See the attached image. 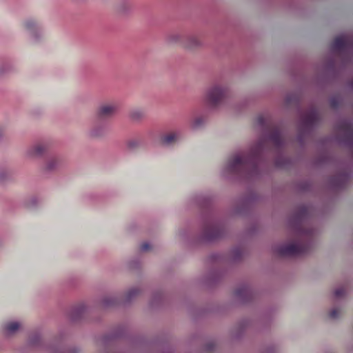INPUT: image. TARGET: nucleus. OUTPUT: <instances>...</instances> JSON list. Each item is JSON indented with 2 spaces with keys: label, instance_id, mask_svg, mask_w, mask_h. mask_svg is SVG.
Here are the masks:
<instances>
[{
  "label": "nucleus",
  "instance_id": "obj_1",
  "mask_svg": "<svg viewBox=\"0 0 353 353\" xmlns=\"http://www.w3.org/2000/svg\"><path fill=\"white\" fill-rule=\"evenodd\" d=\"M221 97V91L219 88H213L212 90H210L207 93V97H205V99H207L208 103L210 105H214L215 103L219 101Z\"/></svg>",
  "mask_w": 353,
  "mask_h": 353
},
{
  "label": "nucleus",
  "instance_id": "obj_2",
  "mask_svg": "<svg viewBox=\"0 0 353 353\" xmlns=\"http://www.w3.org/2000/svg\"><path fill=\"white\" fill-rule=\"evenodd\" d=\"M116 108L114 105H106L100 108V116L103 117H110L115 113Z\"/></svg>",
  "mask_w": 353,
  "mask_h": 353
},
{
  "label": "nucleus",
  "instance_id": "obj_3",
  "mask_svg": "<svg viewBox=\"0 0 353 353\" xmlns=\"http://www.w3.org/2000/svg\"><path fill=\"white\" fill-rule=\"evenodd\" d=\"M199 41L195 37H189L187 41H185V48H192L199 46Z\"/></svg>",
  "mask_w": 353,
  "mask_h": 353
},
{
  "label": "nucleus",
  "instance_id": "obj_4",
  "mask_svg": "<svg viewBox=\"0 0 353 353\" xmlns=\"http://www.w3.org/2000/svg\"><path fill=\"white\" fill-rule=\"evenodd\" d=\"M19 327V325L16 322H13L10 324H8V327H6V331H8V332L10 334H12L17 331Z\"/></svg>",
  "mask_w": 353,
  "mask_h": 353
},
{
  "label": "nucleus",
  "instance_id": "obj_5",
  "mask_svg": "<svg viewBox=\"0 0 353 353\" xmlns=\"http://www.w3.org/2000/svg\"><path fill=\"white\" fill-rule=\"evenodd\" d=\"M283 253L285 254H292L294 253V247L290 246L283 250Z\"/></svg>",
  "mask_w": 353,
  "mask_h": 353
},
{
  "label": "nucleus",
  "instance_id": "obj_6",
  "mask_svg": "<svg viewBox=\"0 0 353 353\" xmlns=\"http://www.w3.org/2000/svg\"><path fill=\"white\" fill-rule=\"evenodd\" d=\"M148 248H149V246H148V243H145L142 245L143 250H148Z\"/></svg>",
  "mask_w": 353,
  "mask_h": 353
},
{
  "label": "nucleus",
  "instance_id": "obj_7",
  "mask_svg": "<svg viewBox=\"0 0 353 353\" xmlns=\"http://www.w3.org/2000/svg\"><path fill=\"white\" fill-rule=\"evenodd\" d=\"M336 316V312L335 310H333L332 312H331V317L334 318Z\"/></svg>",
  "mask_w": 353,
  "mask_h": 353
}]
</instances>
